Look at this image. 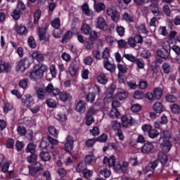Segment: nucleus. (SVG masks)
<instances>
[{"mask_svg": "<svg viewBox=\"0 0 180 180\" xmlns=\"http://www.w3.org/2000/svg\"><path fill=\"white\" fill-rule=\"evenodd\" d=\"M96 141V139H89L86 141V146L89 148L94 147V144H95Z\"/></svg>", "mask_w": 180, "mask_h": 180, "instance_id": "774afa93", "label": "nucleus"}, {"mask_svg": "<svg viewBox=\"0 0 180 180\" xmlns=\"http://www.w3.org/2000/svg\"><path fill=\"white\" fill-rule=\"evenodd\" d=\"M96 113H98V110L95 109L94 107H90L86 112V115L92 117Z\"/></svg>", "mask_w": 180, "mask_h": 180, "instance_id": "49530a36", "label": "nucleus"}, {"mask_svg": "<svg viewBox=\"0 0 180 180\" xmlns=\"http://www.w3.org/2000/svg\"><path fill=\"white\" fill-rule=\"evenodd\" d=\"M21 13L20 10H14L11 13V16L15 20H18L20 18Z\"/></svg>", "mask_w": 180, "mask_h": 180, "instance_id": "4c0bfd02", "label": "nucleus"}, {"mask_svg": "<svg viewBox=\"0 0 180 180\" xmlns=\"http://www.w3.org/2000/svg\"><path fill=\"white\" fill-rule=\"evenodd\" d=\"M116 30L117 34L120 36V37H123V36H124L125 30L122 26H117Z\"/></svg>", "mask_w": 180, "mask_h": 180, "instance_id": "69168bd1", "label": "nucleus"}, {"mask_svg": "<svg viewBox=\"0 0 180 180\" xmlns=\"http://www.w3.org/2000/svg\"><path fill=\"white\" fill-rule=\"evenodd\" d=\"M51 25L52 27L55 29H60V26H61V22L60 21V18H56L53 21H51Z\"/></svg>", "mask_w": 180, "mask_h": 180, "instance_id": "c9c22d12", "label": "nucleus"}, {"mask_svg": "<svg viewBox=\"0 0 180 180\" xmlns=\"http://www.w3.org/2000/svg\"><path fill=\"white\" fill-rule=\"evenodd\" d=\"M100 175L104 176V178H109L110 176V171L108 170V169H103L100 171Z\"/></svg>", "mask_w": 180, "mask_h": 180, "instance_id": "5fc2aeb1", "label": "nucleus"}, {"mask_svg": "<svg viewBox=\"0 0 180 180\" xmlns=\"http://www.w3.org/2000/svg\"><path fill=\"white\" fill-rule=\"evenodd\" d=\"M92 54L94 58H96V60H102V56H101V51L99 50H93Z\"/></svg>", "mask_w": 180, "mask_h": 180, "instance_id": "864d4df0", "label": "nucleus"}, {"mask_svg": "<svg viewBox=\"0 0 180 180\" xmlns=\"http://www.w3.org/2000/svg\"><path fill=\"white\" fill-rule=\"evenodd\" d=\"M21 102L25 108H32V105L34 103L33 97H32L30 94H26L24 98L21 99Z\"/></svg>", "mask_w": 180, "mask_h": 180, "instance_id": "39448f33", "label": "nucleus"}, {"mask_svg": "<svg viewBox=\"0 0 180 180\" xmlns=\"http://www.w3.org/2000/svg\"><path fill=\"white\" fill-rule=\"evenodd\" d=\"M27 160L29 164H33L36 162V161H37V155L34 153H31V155H30Z\"/></svg>", "mask_w": 180, "mask_h": 180, "instance_id": "58836bf2", "label": "nucleus"}, {"mask_svg": "<svg viewBox=\"0 0 180 180\" xmlns=\"http://www.w3.org/2000/svg\"><path fill=\"white\" fill-rule=\"evenodd\" d=\"M86 103L85 101H79L76 105V110L79 113H85L86 109Z\"/></svg>", "mask_w": 180, "mask_h": 180, "instance_id": "9b49d317", "label": "nucleus"}, {"mask_svg": "<svg viewBox=\"0 0 180 180\" xmlns=\"http://www.w3.org/2000/svg\"><path fill=\"white\" fill-rule=\"evenodd\" d=\"M96 27L97 29H101V30H105V29H108V25H106V21L102 17H99L97 18L96 21Z\"/></svg>", "mask_w": 180, "mask_h": 180, "instance_id": "6e6552de", "label": "nucleus"}, {"mask_svg": "<svg viewBox=\"0 0 180 180\" xmlns=\"http://www.w3.org/2000/svg\"><path fill=\"white\" fill-rule=\"evenodd\" d=\"M158 158L162 164H167V162L168 161V156L163 152H160L158 153Z\"/></svg>", "mask_w": 180, "mask_h": 180, "instance_id": "6ab92c4d", "label": "nucleus"}, {"mask_svg": "<svg viewBox=\"0 0 180 180\" xmlns=\"http://www.w3.org/2000/svg\"><path fill=\"white\" fill-rule=\"evenodd\" d=\"M113 162L112 165H110L109 167H113L115 171H120L121 164L120 162L116 160V157L112 158Z\"/></svg>", "mask_w": 180, "mask_h": 180, "instance_id": "a878e982", "label": "nucleus"}, {"mask_svg": "<svg viewBox=\"0 0 180 180\" xmlns=\"http://www.w3.org/2000/svg\"><path fill=\"white\" fill-rule=\"evenodd\" d=\"M1 68L3 70V72H6V74L11 73V71L12 70V65L8 63H1Z\"/></svg>", "mask_w": 180, "mask_h": 180, "instance_id": "5701e85b", "label": "nucleus"}, {"mask_svg": "<svg viewBox=\"0 0 180 180\" xmlns=\"http://www.w3.org/2000/svg\"><path fill=\"white\" fill-rule=\"evenodd\" d=\"M38 34L40 41H44V43H49L50 41V36L47 34V29L46 27H39Z\"/></svg>", "mask_w": 180, "mask_h": 180, "instance_id": "20e7f679", "label": "nucleus"}, {"mask_svg": "<svg viewBox=\"0 0 180 180\" xmlns=\"http://www.w3.org/2000/svg\"><path fill=\"white\" fill-rule=\"evenodd\" d=\"M39 157L42 161H50L51 159V155H50V153L47 151H42L39 154Z\"/></svg>", "mask_w": 180, "mask_h": 180, "instance_id": "4be33fe9", "label": "nucleus"}, {"mask_svg": "<svg viewBox=\"0 0 180 180\" xmlns=\"http://www.w3.org/2000/svg\"><path fill=\"white\" fill-rule=\"evenodd\" d=\"M77 72H78V67L77 66H71L70 69V74L71 77H75L77 75Z\"/></svg>", "mask_w": 180, "mask_h": 180, "instance_id": "13d9d810", "label": "nucleus"}, {"mask_svg": "<svg viewBox=\"0 0 180 180\" xmlns=\"http://www.w3.org/2000/svg\"><path fill=\"white\" fill-rule=\"evenodd\" d=\"M109 57H110V50L108 49V48H105L101 56V58L103 59V63L109 61Z\"/></svg>", "mask_w": 180, "mask_h": 180, "instance_id": "dca6fc26", "label": "nucleus"}, {"mask_svg": "<svg viewBox=\"0 0 180 180\" xmlns=\"http://www.w3.org/2000/svg\"><path fill=\"white\" fill-rule=\"evenodd\" d=\"M17 131L19 136H25L26 134V128L25 127H18Z\"/></svg>", "mask_w": 180, "mask_h": 180, "instance_id": "680f3d73", "label": "nucleus"}, {"mask_svg": "<svg viewBox=\"0 0 180 180\" xmlns=\"http://www.w3.org/2000/svg\"><path fill=\"white\" fill-rule=\"evenodd\" d=\"M171 51V46L169 44L167 43V45H164L162 49H159L158 51V56L160 57V58H163L164 60H167L169 57V53Z\"/></svg>", "mask_w": 180, "mask_h": 180, "instance_id": "f03ea898", "label": "nucleus"}, {"mask_svg": "<svg viewBox=\"0 0 180 180\" xmlns=\"http://www.w3.org/2000/svg\"><path fill=\"white\" fill-rule=\"evenodd\" d=\"M112 128L113 130H120V128L122 127V125H120V123L117 122V120H114L111 122Z\"/></svg>", "mask_w": 180, "mask_h": 180, "instance_id": "a18cd8bd", "label": "nucleus"}, {"mask_svg": "<svg viewBox=\"0 0 180 180\" xmlns=\"http://www.w3.org/2000/svg\"><path fill=\"white\" fill-rule=\"evenodd\" d=\"M36 93L38 96V99L43 101V99H46V91L44 90L43 88H39L36 90Z\"/></svg>", "mask_w": 180, "mask_h": 180, "instance_id": "4468645a", "label": "nucleus"}, {"mask_svg": "<svg viewBox=\"0 0 180 180\" xmlns=\"http://www.w3.org/2000/svg\"><path fill=\"white\" fill-rule=\"evenodd\" d=\"M70 98H71V95L65 91L59 93V99L60 101H62V102H67Z\"/></svg>", "mask_w": 180, "mask_h": 180, "instance_id": "f3484780", "label": "nucleus"}, {"mask_svg": "<svg viewBox=\"0 0 180 180\" xmlns=\"http://www.w3.org/2000/svg\"><path fill=\"white\" fill-rule=\"evenodd\" d=\"M103 65L105 70L111 73H113L115 72V71H116V65H115L114 63H110L109 60H108L107 62H104Z\"/></svg>", "mask_w": 180, "mask_h": 180, "instance_id": "f8f14e48", "label": "nucleus"}, {"mask_svg": "<svg viewBox=\"0 0 180 180\" xmlns=\"http://www.w3.org/2000/svg\"><path fill=\"white\" fill-rule=\"evenodd\" d=\"M117 69L119 70L118 74H126L127 72V68L121 64H118Z\"/></svg>", "mask_w": 180, "mask_h": 180, "instance_id": "4d7b16f0", "label": "nucleus"}, {"mask_svg": "<svg viewBox=\"0 0 180 180\" xmlns=\"http://www.w3.org/2000/svg\"><path fill=\"white\" fill-rule=\"evenodd\" d=\"M72 148H74V139L71 136H68L65 144V150L70 153V151H72Z\"/></svg>", "mask_w": 180, "mask_h": 180, "instance_id": "9d476101", "label": "nucleus"}, {"mask_svg": "<svg viewBox=\"0 0 180 180\" xmlns=\"http://www.w3.org/2000/svg\"><path fill=\"white\" fill-rule=\"evenodd\" d=\"M40 16H41V11L37 10L34 13V23H38L40 19Z\"/></svg>", "mask_w": 180, "mask_h": 180, "instance_id": "ea45409f", "label": "nucleus"}, {"mask_svg": "<svg viewBox=\"0 0 180 180\" xmlns=\"http://www.w3.org/2000/svg\"><path fill=\"white\" fill-rule=\"evenodd\" d=\"M105 6L103 3H99L98 1L94 2V8L96 9V12H101L105 9Z\"/></svg>", "mask_w": 180, "mask_h": 180, "instance_id": "c756f323", "label": "nucleus"}, {"mask_svg": "<svg viewBox=\"0 0 180 180\" xmlns=\"http://www.w3.org/2000/svg\"><path fill=\"white\" fill-rule=\"evenodd\" d=\"M26 153H30L31 154H34L36 153V145L34 143H30L27 145L26 149Z\"/></svg>", "mask_w": 180, "mask_h": 180, "instance_id": "7c9ffc66", "label": "nucleus"}, {"mask_svg": "<svg viewBox=\"0 0 180 180\" xmlns=\"http://www.w3.org/2000/svg\"><path fill=\"white\" fill-rule=\"evenodd\" d=\"M170 110L174 115H180V105L178 104L170 105Z\"/></svg>", "mask_w": 180, "mask_h": 180, "instance_id": "aec40b11", "label": "nucleus"}, {"mask_svg": "<svg viewBox=\"0 0 180 180\" xmlns=\"http://www.w3.org/2000/svg\"><path fill=\"white\" fill-rule=\"evenodd\" d=\"M76 171L77 172H84L86 171V164L83 162L79 163L76 168Z\"/></svg>", "mask_w": 180, "mask_h": 180, "instance_id": "72a5a7b5", "label": "nucleus"}, {"mask_svg": "<svg viewBox=\"0 0 180 180\" xmlns=\"http://www.w3.org/2000/svg\"><path fill=\"white\" fill-rule=\"evenodd\" d=\"M162 70L165 74H169V72H171V65L168 63H165L162 65Z\"/></svg>", "mask_w": 180, "mask_h": 180, "instance_id": "a19ab883", "label": "nucleus"}, {"mask_svg": "<svg viewBox=\"0 0 180 180\" xmlns=\"http://www.w3.org/2000/svg\"><path fill=\"white\" fill-rule=\"evenodd\" d=\"M127 168H129V162L124 161L122 165H121L120 171H121L122 174H124L127 171Z\"/></svg>", "mask_w": 180, "mask_h": 180, "instance_id": "603ef678", "label": "nucleus"}, {"mask_svg": "<svg viewBox=\"0 0 180 180\" xmlns=\"http://www.w3.org/2000/svg\"><path fill=\"white\" fill-rule=\"evenodd\" d=\"M155 98L156 99H161V97L162 96V89L160 87H157L153 91Z\"/></svg>", "mask_w": 180, "mask_h": 180, "instance_id": "473e14b6", "label": "nucleus"}, {"mask_svg": "<svg viewBox=\"0 0 180 180\" xmlns=\"http://www.w3.org/2000/svg\"><path fill=\"white\" fill-rule=\"evenodd\" d=\"M105 41L110 44V46H113V44H115V41H117V40L116 39H115L112 36H108L105 38Z\"/></svg>", "mask_w": 180, "mask_h": 180, "instance_id": "3c124183", "label": "nucleus"}, {"mask_svg": "<svg viewBox=\"0 0 180 180\" xmlns=\"http://www.w3.org/2000/svg\"><path fill=\"white\" fill-rule=\"evenodd\" d=\"M28 44L31 49H36V46H37L34 38L32 36L28 38Z\"/></svg>", "mask_w": 180, "mask_h": 180, "instance_id": "c03bdc74", "label": "nucleus"}, {"mask_svg": "<svg viewBox=\"0 0 180 180\" xmlns=\"http://www.w3.org/2000/svg\"><path fill=\"white\" fill-rule=\"evenodd\" d=\"M46 71H47V66L44 65H37L34 67L33 70L30 72V79H33V81L41 79Z\"/></svg>", "mask_w": 180, "mask_h": 180, "instance_id": "f257e3e1", "label": "nucleus"}, {"mask_svg": "<svg viewBox=\"0 0 180 180\" xmlns=\"http://www.w3.org/2000/svg\"><path fill=\"white\" fill-rule=\"evenodd\" d=\"M61 58L63 59L64 61H66V63H70V61H71V56L67 53V52L62 53Z\"/></svg>", "mask_w": 180, "mask_h": 180, "instance_id": "e2e57ef3", "label": "nucleus"}, {"mask_svg": "<svg viewBox=\"0 0 180 180\" xmlns=\"http://www.w3.org/2000/svg\"><path fill=\"white\" fill-rule=\"evenodd\" d=\"M30 60H31L30 58H25L20 60V64H22V65H24L26 70V68H29V67H30Z\"/></svg>", "mask_w": 180, "mask_h": 180, "instance_id": "f704fd0d", "label": "nucleus"}, {"mask_svg": "<svg viewBox=\"0 0 180 180\" xmlns=\"http://www.w3.org/2000/svg\"><path fill=\"white\" fill-rule=\"evenodd\" d=\"M160 133L156 129H150L148 136L150 139H155L158 137Z\"/></svg>", "mask_w": 180, "mask_h": 180, "instance_id": "de8ad7c7", "label": "nucleus"}, {"mask_svg": "<svg viewBox=\"0 0 180 180\" xmlns=\"http://www.w3.org/2000/svg\"><path fill=\"white\" fill-rule=\"evenodd\" d=\"M107 15L108 16H110L113 22H119V20L120 19V13H119L116 8L113 6L109 7L107 11Z\"/></svg>", "mask_w": 180, "mask_h": 180, "instance_id": "7ed1b4c3", "label": "nucleus"}, {"mask_svg": "<svg viewBox=\"0 0 180 180\" xmlns=\"http://www.w3.org/2000/svg\"><path fill=\"white\" fill-rule=\"evenodd\" d=\"M72 32L71 31H67L62 39V43H67L69 40H71L72 39Z\"/></svg>", "mask_w": 180, "mask_h": 180, "instance_id": "393cba45", "label": "nucleus"}, {"mask_svg": "<svg viewBox=\"0 0 180 180\" xmlns=\"http://www.w3.org/2000/svg\"><path fill=\"white\" fill-rule=\"evenodd\" d=\"M162 148L165 153L169 152V150H171V142H169V139H166L161 144Z\"/></svg>", "mask_w": 180, "mask_h": 180, "instance_id": "2eb2a0df", "label": "nucleus"}, {"mask_svg": "<svg viewBox=\"0 0 180 180\" xmlns=\"http://www.w3.org/2000/svg\"><path fill=\"white\" fill-rule=\"evenodd\" d=\"M32 58L36 60V61H38V63H41L44 61V56L40 52H34L32 54Z\"/></svg>", "mask_w": 180, "mask_h": 180, "instance_id": "ddd939ff", "label": "nucleus"}, {"mask_svg": "<svg viewBox=\"0 0 180 180\" xmlns=\"http://www.w3.org/2000/svg\"><path fill=\"white\" fill-rule=\"evenodd\" d=\"M98 82L103 85L108 84V77L105 75V73H101L97 77Z\"/></svg>", "mask_w": 180, "mask_h": 180, "instance_id": "412c9836", "label": "nucleus"}, {"mask_svg": "<svg viewBox=\"0 0 180 180\" xmlns=\"http://www.w3.org/2000/svg\"><path fill=\"white\" fill-rule=\"evenodd\" d=\"M95 94L94 93H89L86 96V102H89L90 103H92L94 101H95Z\"/></svg>", "mask_w": 180, "mask_h": 180, "instance_id": "09e8293b", "label": "nucleus"}, {"mask_svg": "<svg viewBox=\"0 0 180 180\" xmlns=\"http://www.w3.org/2000/svg\"><path fill=\"white\" fill-rule=\"evenodd\" d=\"M109 116L112 119H117L120 116V112H119L117 108H112L110 111Z\"/></svg>", "mask_w": 180, "mask_h": 180, "instance_id": "bb28decb", "label": "nucleus"}, {"mask_svg": "<svg viewBox=\"0 0 180 180\" xmlns=\"http://www.w3.org/2000/svg\"><path fill=\"white\" fill-rule=\"evenodd\" d=\"M152 150H154V145L150 142L145 143L141 148V152L143 154H148L151 153Z\"/></svg>", "mask_w": 180, "mask_h": 180, "instance_id": "1a4fd4ad", "label": "nucleus"}, {"mask_svg": "<svg viewBox=\"0 0 180 180\" xmlns=\"http://www.w3.org/2000/svg\"><path fill=\"white\" fill-rule=\"evenodd\" d=\"M150 11L154 16H160V8H158V6L151 4L150 6Z\"/></svg>", "mask_w": 180, "mask_h": 180, "instance_id": "b1692460", "label": "nucleus"}, {"mask_svg": "<svg viewBox=\"0 0 180 180\" xmlns=\"http://www.w3.org/2000/svg\"><path fill=\"white\" fill-rule=\"evenodd\" d=\"M95 41H91V39H89L86 43H85V49L86 50H88L89 51H91L92 49H94V43Z\"/></svg>", "mask_w": 180, "mask_h": 180, "instance_id": "37998d69", "label": "nucleus"}, {"mask_svg": "<svg viewBox=\"0 0 180 180\" xmlns=\"http://www.w3.org/2000/svg\"><path fill=\"white\" fill-rule=\"evenodd\" d=\"M15 30L20 36L27 34V29L25 26H17Z\"/></svg>", "mask_w": 180, "mask_h": 180, "instance_id": "cd10ccee", "label": "nucleus"}, {"mask_svg": "<svg viewBox=\"0 0 180 180\" xmlns=\"http://www.w3.org/2000/svg\"><path fill=\"white\" fill-rule=\"evenodd\" d=\"M152 129H153V127H151V125H150V124H144L142 126V130H143V133L149 134V132Z\"/></svg>", "mask_w": 180, "mask_h": 180, "instance_id": "338daca9", "label": "nucleus"}, {"mask_svg": "<svg viewBox=\"0 0 180 180\" xmlns=\"http://www.w3.org/2000/svg\"><path fill=\"white\" fill-rule=\"evenodd\" d=\"M94 174V172L91 170L86 169L84 172H83L84 178L86 179H89Z\"/></svg>", "mask_w": 180, "mask_h": 180, "instance_id": "bf43d9fd", "label": "nucleus"}, {"mask_svg": "<svg viewBox=\"0 0 180 180\" xmlns=\"http://www.w3.org/2000/svg\"><path fill=\"white\" fill-rule=\"evenodd\" d=\"M45 91L46 94H51V96H57L58 95H60V89L54 88V86L51 83H49L45 88Z\"/></svg>", "mask_w": 180, "mask_h": 180, "instance_id": "423d86ee", "label": "nucleus"}, {"mask_svg": "<svg viewBox=\"0 0 180 180\" xmlns=\"http://www.w3.org/2000/svg\"><path fill=\"white\" fill-rule=\"evenodd\" d=\"M129 97V93L125 91H120L116 95V98L119 101H124L126 98Z\"/></svg>", "mask_w": 180, "mask_h": 180, "instance_id": "a211bd4d", "label": "nucleus"}, {"mask_svg": "<svg viewBox=\"0 0 180 180\" xmlns=\"http://www.w3.org/2000/svg\"><path fill=\"white\" fill-rule=\"evenodd\" d=\"M123 127H129V126H133L136 124V121L131 116L124 115L122 118Z\"/></svg>", "mask_w": 180, "mask_h": 180, "instance_id": "0eeeda50", "label": "nucleus"}, {"mask_svg": "<svg viewBox=\"0 0 180 180\" xmlns=\"http://www.w3.org/2000/svg\"><path fill=\"white\" fill-rule=\"evenodd\" d=\"M48 131L49 134L53 136V137H57V136H58V131H57V129L53 126H50L48 128Z\"/></svg>", "mask_w": 180, "mask_h": 180, "instance_id": "e433bc0d", "label": "nucleus"}, {"mask_svg": "<svg viewBox=\"0 0 180 180\" xmlns=\"http://www.w3.org/2000/svg\"><path fill=\"white\" fill-rule=\"evenodd\" d=\"M81 30L84 34H90L91 33V26L86 23H83L81 27Z\"/></svg>", "mask_w": 180, "mask_h": 180, "instance_id": "c85d7f7f", "label": "nucleus"}, {"mask_svg": "<svg viewBox=\"0 0 180 180\" xmlns=\"http://www.w3.org/2000/svg\"><path fill=\"white\" fill-rule=\"evenodd\" d=\"M153 110L156 113H161L162 112V104L160 102H156L153 105Z\"/></svg>", "mask_w": 180, "mask_h": 180, "instance_id": "2f4dec72", "label": "nucleus"}, {"mask_svg": "<svg viewBox=\"0 0 180 180\" xmlns=\"http://www.w3.org/2000/svg\"><path fill=\"white\" fill-rule=\"evenodd\" d=\"M49 71L53 78L57 77V69L56 68V65H51L49 68Z\"/></svg>", "mask_w": 180, "mask_h": 180, "instance_id": "8fccbe9b", "label": "nucleus"}, {"mask_svg": "<svg viewBox=\"0 0 180 180\" xmlns=\"http://www.w3.org/2000/svg\"><path fill=\"white\" fill-rule=\"evenodd\" d=\"M165 99L169 103H175L177 101L176 97L174 95H167L165 96Z\"/></svg>", "mask_w": 180, "mask_h": 180, "instance_id": "79ce46f5", "label": "nucleus"}, {"mask_svg": "<svg viewBox=\"0 0 180 180\" xmlns=\"http://www.w3.org/2000/svg\"><path fill=\"white\" fill-rule=\"evenodd\" d=\"M113 157L115 156H111L110 158L108 157L104 158L103 162V164H108V165H113Z\"/></svg>", "mask_w": 180, "mask_h": 180, "instance_id": "052dcab7", "label": "nucleus"}, {"mask_svg": "<svg viewBox=\"0 0 180 180\" xmlns=\"http://www.w3.org/2000/svg\"><path fill=\"white\" fill-rule=\"evenodd\" d=\"M46 105L49 106V108H56L57 106V102L52 98H49L46 101Z\"/></svg>", "mask_w": 180, "mask_h": 180, "instance_id": "6e6d98bb", "label": "nucleus"}, {"mask_svg": "<svg viewBox=\"0 0 180 180\" xmlns=\"http://www.w3.org/2000/svg\"><path fill=\"white\" fill-rule=\"evenodd\" d=\"M98 39V32L96 31H93L91 32L89 40H91V41H96Z\"/></svg>", "mask_w": 180, "mask_h": 180, "instance_id": "0e129e2a", "label": "nucleus"}]
</instances>
